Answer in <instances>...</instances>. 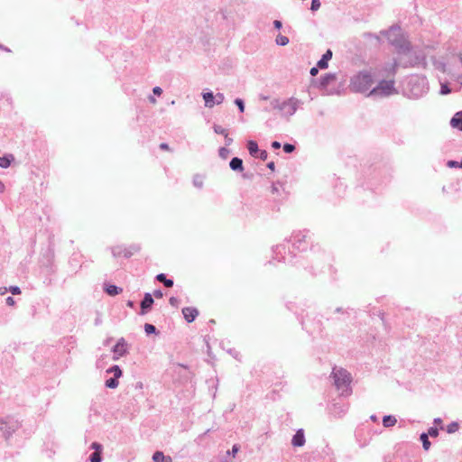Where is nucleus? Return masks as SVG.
<instances>
[{
	"label": "nucleus",
	"mask_w": 462,
	"mask_h": 462,
	"mask_svg": "<svg viewBox=\"0 0 462 462\" xmlns=\"http://www.w3.org/2000/svg\"><path fill=\"white\" fill-rule=\"evenodd\" d=\"M373 83L374 80L369 73H359L353 78L351 88L357 92H365L370 89Z\"/></svg>",
	"instance_id": "f257e3e1"
},
{
	"label": "nucleus",
	"mask_w": 462,
	"mask_h": 462,
	"mask_svg": "<svg viewBox=\"0 0 462 462\" xmlns=\"http://www.w3.org/2000/svg\"><path fill=\"white\" fill-rule=\"evenodd\" d=\"M332 374L335 380V384L337 388L347 385L351 382L350 374L342 368H334Z\"/></svg>",
	"instance_id": "f03ea898"
},
{
	"label": "nucleus",
	"mask_w": 462,
	"mask_h": 462,
	"mask_svg": "<svg viewBox=\"0 0 462 462\" xmlns=\"http://www.w3.org/2000/svg\"><path fill=\"white\" fill-rule=\"evenodd\" d=\"M393 90V81H382L370 94L390 95Z\"/></svg>",
	"instance_id": "7ed1b4c3"
},
{
	"label": "nucleus",
	"mask_w": 462,
	"mask_h": 462,
	"mask_svg": "<svg viewBox=\"0 0 462 462\" xmlns=\"http://www.w3.org/2000/svg\"><path fill=\"white\" fill-rule=\"evenodd\" d=\"M299 106V100L296 97H291L284 101L280 109L285 111L289 115H292L296 112Z\"/></svg>",
	"instance_id": "20e7f679"
},
{
	"label": "nucleus",
	"mask_w": 462,
	"mask_h": 462,
	"mask_svg": "<svg viewBox=\"0 0 462 462\" xmlns=\"http://www.w3.org/2000/svg\"><path fill=\"white\" fill-rule=\"evenodd\" d=\"M127 352V344L124 338L118 340L116 346L113 348L114 353V360H117L120 357L124 356Z\"/></svg>",
	"instance_id": "39448f33"
},
{
	"label": "nucleus",
	"mask_w": 462,
	"mask_h": 462,
	"mask_svg": "<svg viewBox=\"0 0 462 462\" xmlns=\"http://www.w3.org/2000/svg\"><path fill=\"white\" fill-rule=\"evenodd\" d=\"M182 314L187 322H192L199 315V310L195 308L187 307L182 310Z\"/></svg>",
	"instance_id": "423d86ee"
},
{
	"label": "nucleus",
	"mask_w": 462,
	"mask_h": 462,
	"mask_svg": "<svg viewBox=\"0 0 462 462\" xmlns=\"http://www.w3.org/2000/svg\"><path fill=\"white\" fill-rule=\"evenodd\" d=\"M291 443L294 447H302L305 443V437L302 430H299L293 436Z\"/></svg>",
	"instance_id": "0eeeda50"
},
{
	"label": "nucleus",
	"mask_w": 462,
	"mask_h": 462,
	"mask_svg": "<svg viewBox=\"0 0 462 462\" xmlns=\"http://www.w3.org/2000/svg\"><path fill=\"white\" fill-rule=\"evenodd\" d=\"M332 58V51L328 50L322 56L321 60L318 61V67L320 69H327L328 60Z\"/></svg>",
	"instance_id": "6e6552de"
},
{
	"label": "nucleus",
	"mask_w": 462,
	"mask_h": 462,
	"mask_svg": "<svg viewBox=\"0 0 462 462\" xmlns=\"http://www.w3.org/2000/svg\"><path fill=\"white\" fill-rule=\"evenodd\" d=\"M452 127L462 131V112L457 113L450 121Z\"/></svg>",
	"instance_id": "1a4fd4ad"
},
{
	"label": "nucleus",
	"mask_w": 462,
	"mask_h": 462,
	"mask_svg": "<svg viewBox=\"0 0 462 462\" xmlns=\"http://www.w3.org/2000/svg\"><path fill=\"white\" fill-rule=\"evenodd\" d=\"M230 168L234 171H242L244 170V167H243V162L241 159L237 158V157H235L231 160L230 163Z\"/></svg>",
	"instance_id": "9d476101"
},
{
	"label": "nucleus",
	"mask_w": 462,
	"mask_h": 462,
	"mask_svg": "<svg viewBox=\"0 0 462 462\" xmlns=\"http://www.w3.org/2000/svg\"><path fill=\"white\" fill-rule=\"evenodd\" d=\"M153 303V299L150 293H146L144 295L143 300L141 302V308L143 311L146 309H149Z\"/></svg>",
	"instance_id": "9b49d317"
},
{
	"label": "nucleus",
	"mask_w": 462,
	"mask_h": 462,
	"mask_svg": "<svg viewBox=\"0 0 462 462\" xmlns=\"http://www.w3.org/2000/svg\"><path fill=\"white\" fill-rule=\"evenodd\" d=\"M247 148H248V151H249V153L254 156V157H257V153L258 152L260 151L259 148H258V144L256 143V142L254 141H249L248 143H247Z\"/></svg>",
	"instance_id": "f8f14e48"
},
{
	"label": "nucleus",
	"mask_w": 462,
	"mask_h": 462,
	"mask_svg": "<svg viewBox=\"0 0 462 462\" xmlns=\"http://www.w3.org/2000/svg\"><path fill=\"white\" fill-rule=\"evenodd\" d=\"M157 281L162 282L166 287L171 288L173 286V281L171 279H167L165 274L160 273L156 276Z\"/></svg>",
	"instance_id": "ddd939ff"
},
{
	"label": "nucleus",
	"mask_w": 462,
	"mask_h": 462,
	"mask_svg": "<svg viewBox=\"0 0 462 462\" xmlns=\"http://www.w3.org/2000/svg\"><path fill=\"white\" fill-rule=\"evenodd\" d=\"M203 98L205 100L206 106L208 107H213L214 106V95L211 92L204 93Z\"/></svg>",
	"instance_id": "4468645a"
},
{
	"label": "nucleus",
	"mask_w": 462,
	"mask_h": 462,
	"mask_svg": "<svg viewBox=\"0 0 462 462\" xmlns=\"http://www.w3.org/2000/svg\"><path fill=\"white\" fill-rule=\"evenodd\" d=\"M396 422H397V420L395 419V417L391 416V415L384 416L383 419V424L386 428L394 426L396 424Z\"/></svg>",
	"instance_id": "2eb2a0df"
},
{
	"label": "nucleus",
	"mask_w": 462,
	"mask_h": 462,
	"mask_svg": "<svg viewBox=\"0 0 462 462\" xmlns=\"http://www.w3.org/2000/svg\"><path fill=\"white\" fill-rule=\"evenodd\" d=\"M152 459L154 462H164V461L171 462V458L170 457L166 458L164 457L163 453L161 451H156L152 456Z\"/></svg>",
	"instance_id": "dca6fc26"
},
{
	"label": "nucleus",
	"mask_w": 462,
	"mask_h": 462,
	"mask_svg": "<svg viewBox=\"0 0 462 462\" xmlns=\"http://www.w3.org/2000/svg\"><path fill=\"white\" fill-rule=\"evenodd\" d=\"M106 291L107 294H109L111 296H115V295H117L120 292H122V289L118 288L116 285H107L106 287Z\"/></svg>",
	"instance_id": "f3484780"
},
{
	"label": "nucleus",
	"mask_w": 462,
	"mask_h": 462,
	"mask_svg": "<svg viewBox=\"0 0 462 462\" xmlns=\"http://www.w3.org/2000/svg\"><path fill=\"white\" fill-rule=\"evenodd\" d=\"M12 160H14L13 155H10V157H0V167L1 168L9 167Z\"/></svg>",
	"instance_id": "a211bd4d"
},
{
	"label": "nucleus",
	"mask_w": 462,
	"mask_h": 462,
	"mask_svg": "<svg viewBox=\"0 0 462 462\" xmlns=\"http://www.w3.org/2000/svg\"><path fill=\"white\" fill-rule=\"evenodd\" d=\"M106 372L113 373L115 378H119L122 375V370L120 369V367L118 365L112 366Z\"/></svg>",
	"instance_id": "6ab92c4d"
},
{
	"label": "nucleus",
	"mask_w": 462,
	"mask_h": 462,
	"mask_svg": "<svg viewBox=\"0 0 462 462\" xmlns=\"http://www.w3.org/2000/svg\"><path fill=\"white\" fill-rule=\"evenodd\" d=\"M420 440L422 441L423 448L425 450H428L430 447V442L429 440L428 434L422 433L420 435Z\"/></svg>",
	"instance_id": "aec40b11"
},
{
	"label": "nucleus",
	"mask_w": 462,
	"mask_h": 462,
	"mask_svg": "<svg viewBox=\"0 0 462 462\" xmlns=\"http://www.w3.org/2000/svg\"><path fill=\"white\" fill-rule=\"evenodd\" d=\"M276 43L281 46H285L289 43V39L284 35L279 34L276 37Z\"/></svg>",
	"instance_id": "412c9836"
},
{
	"label": "nucleus",
	"mask_w": 462,
	"mask_h": 462,
	"mask_svg": "<svg viewBox=\"0 0 462 462\" xmlns=\"http://www.w3.org/2000/svg\"><path fill=\"white\" fill-rule=\"evenodd\" d=\"M335 79V76L332 74H327L321 79V84L325 87L327 86L330 81H333Z\"/></svg>",
	"instance_id": "4be33fe9"
},
{
	"label": "nucleus",
	"mask_w": 462,
	"mask_h": 462,
	"mask_svg": "<svg viewBox=\"0 0 462 462\" xmlns=\"http://www.w3.org/2000/svg\"><path fill=\"white\" fill-rule=\"evenodd\" d=\"M117 378H110L106 381V386L111 389L116 388L118 386Z\"/></svg>",
	"instance_id": "5701e85b"
},
{
	"label": "nucleus",
	"mask_w": 462,
	"mask_h": 462,
	"mask_svg": "<svg viewBox=\"0 0 462 462\" xmlns=\"http://www.w3.org/2000/svg\"><path fill=\"white\" fill-rule=\"evenodd\" d=\"M458 428H459V425H458L457 422H452V423L448 425L447 431L448 433H454V432H456L458 430Z\"/></svg>",
	"instance_id": "b1692460"
},
{
	"label": "nucleus",
	"mask_w": 462,
	"mask_h": 462,
	"mask_svg": "<svg viewBox=\"0 0 462 462\" xmlns=\"http://www.w3.org/2000/svg\"><path fill=\"white\" fill-rule=\"evenodd\" d=\"M101 452L99 450L97 451H95L91 456H90V461L91 462H101Z\"/></svg>",
	"instance_id": "393cba45"
},
{
	"label": "nucleus",
	"mask_w": 462,
	"mask_h": 462,
	"mask_svg": "<svg viewBox=\"0 0 462 462\" xmlns=\"http://www.w3.org/2000/svg\"><path fill=\"white\" fill-rule=\"evenodd\" d=\"M214 130L217 134H223L225 135L226 137L227 136V132L226 129H224L223 127L219 126V125H216L214 127Z\"/></svg>",
	"instance_id": "a878e982"
},
{
	"label": "nucleus",
	"mask_w": 462,
	"mask_h": 462,
	"mask_svg": "<svg viewBox=\"0 0 462 462\" xmlns=\"http://www.w3.org/2000/svg\"><path fill=\"white\" fill-rule=\"evenodd\" d=\"M283 150H284L285 152L290 153V152H292L295 150V147L292 144L285 143L283 145Z\"/></svg>",
	"instance_id": "bb28decb"
},
{
	"label": "nucleus",
	"mask_w": 462,
	"mask_h": 462,
	"mask_svg": "<svg viewBox=\"0 0 462 462\" xmlns=\"http://www.w3.org/2000/svg\"><path fill=\"white\" fill-rule=\"evenodd\" d=\"M320 7V2L319 0H312V3H311V10L312 11H317L319 10Z\"/></svg>",
	"instance_id": "cd10ccee"
},
{
	"label": "nucleus",
	"mask_w": 462,
	"mask_h": 462,
	"mask_svg": "<svg viewBox=\"0 0 462 462\" xmlns=\"http://www.w3.org/2000/svg\"><path fill=\"white\" fill-rule=\"evenodd\" d=\"M235 103L237 105V106H238V108H239L240 112H242V113H243V112L245 111V105H244L243 100H242V99L237 98V99H236Z\"/></svg>",
	"instance_id": "c85d7f7f"
},
{
	"label": "nucleus",
	"mask_w": 462,
	"mask_h": 462,
	"mask_svg": "<svg viewBox=\"0 0 462 462\" xmlns=\"http://www.w3.org/2000/svg\"><path fill=\"white\" fill-rule=\"evenodd\" d=\"M257 157L261 158L263 161H265L268 157V153L265 150H260L257 153Z\"/></svg>",
	"instance_id": "c756f323"
},
{
	"label": "nucleus",
	"mask_w": 462,
	"mask_h": 462,
	"mask_svg": "<svg viewBox=\"0 0 462 462\" xmlns=\"http://www.w3.org/2000/svg\"><path fill=\"white\" fill-rule=\"evenodd\" d=\"M144 329L147 334H150L155 331V327L151 324H145Z\"/></svg>",
	"instance_id": "7c9ffc66"
},
{
	"label": "nucleus",
	"mask_w": 462,
	"mask_h": 462,
	"mask_svg": "<svg viewBox=\"0 0 462 462\" xmlns=\"http://www.w3.org/2000/svg\"><path fill=\"white\" fill-rule=\"evenodd\" d=\"M429 435L431 437L436 438L439 435V430L436 428H430L429 430Z\"/></svg>",
	"instance_id": "2f4dec72"
},
{
	"label": "nucleus",
	"mask_w": 462,
	"mask_h": 462,
	"mask_svg": "<svg viewBox=\"0 0 462 462\" xmlns=\"http://www.w3.org/2000/svg\"><path fill=\"white\" fill-rule=\"evenodd\" d=\"M217 98V104H221L223 101H224V95L223 94H217L216 97Z\"/></svg>",
	"instance_id": "473e14b6"
},
{
	"label": "nucleus",
	"mask_w": 462,
	"mask_h": 462,
	"mask_svg": "<svg viewBox=\"0 0 462 462\" xmlns=\"http://www.w3.org/2000/svg\"><path fill=\"white\" fill-rule=\"evenodd\" d=\"M10 291L13 294H20L21 293V291H20L19 287H17V286L11 287Z\"/></svg>",
	"instance_id": "72a5a7b5"
},
{
	"label": "nucleus",
	"mask_w": 462,
	"mask_h": 462,
	"mask_svg": "<svg viewBox=\"0 0 462 462\" xmlns=\"http://www.w3.org/2000/svg\"><path fill=\"white\" fill-rule=\"evenodd\" d=\"M91 448L95 449V451L99 450L101 452V445L97 442L92 443Z\"/></svg>",
	"instance_id": "f704fd0d"
},
{
	"label": "nucleus",
	"mask_w": 462,
	"mask_h": 462,
	"mask_svg": "<svg viewBox=\"0 0 462 462\" xmlns=\"http://www.w3.org/2000/svg\"><path fill=\"white\" fill-rule=\"evenodd\" d=\"M153 94L160 96L162 93V89L160 87H155L152 89Z\"/></svg>",
	"instance_id": "c9c22d12"
},
{
	"label": "nucleus",
	"mask_w": 462,
	"mask_h": 462,
	"mask_svg": "<svg viewBox=\"0 0 462 462\" xmlns=\"http://www.w3.org/2000/svg\"><path fill=\"white\" fill-rule=\"evenodd\" d=\"M448 166L449 167H459V164L457 162H455V161H449L448 162Z\"/></svg>",
	"instance_id": "e433bc0d"
},
{
	"label": "nucleus",
	"mask_w": 462,
	"mask_h": 462,
	"mask_svg": "<svg viewBox=\"0 0 462 462\" xmlns=\"http://www.w3.org/2000/svg\"><path fill=\"white\" fill-rule=\"evenodd\" d=\"M6 303L9 305V306H14L15 304V301L12 298V297H8L6 299Z\"/></svg>",
	"instance_id": "4c0bfd02"
},
{
	"label": "nucleus",
	"mask_w": 462,
	"mask_h": 462,
	"mask_svg": "<svg viewBox=\"0 0 462 462\" xmlns=\"http://www.w3.org/2000/svg\"><path fill=\"white\" fill-rule=\"evenodd\" d=\"M239 450V447L237 445H234L233 448H232V455L233 457L236 456V454L238 452Z\"/></svg>",
	"instance_id": "58836bf2"
},
{
	"label": "nucleus",
	"mask_w": 462,
	"mask_h": 462,
	"mask_svg": "<svg viewBox=\"0 0 462 462\" xmlns=\"http://www.w3.org/2000/svg\"><path fill=\"white\" fill-rule=\"evenodd\" d=\"M160 148H161L162 150H165V151H169V150H170L169 145H168L167 143H162L160 144Z\"/></svg>",
	"instance_id": "ea45409f"
},
{
	"label": "nucleus",
	"mask_w": 462,
	"mask_h": 462,
	"mask_svg": "<svg viewBox=\"0 0 462 462\" xmlns=\"http://www.w3.org/2000/svg\"><path fill=\"white\" fill-rule=\"evenodd\" d=\"M267 167L272 171H273L275 170V164L273 162H271L267 164Z\"/></svg>",
	"instance_id": "a19ab883"
},
{
	"label": "nucleus",
	"mask_w": 462,
	"mask_h": 462,
	"mask_svg": "<svg viewBox=\"0 0 462 462\" xmlns=\"http://www.w3.org/2000/svg\"><path fill=\"white\" fill-rule=\"evenodd\" d=\"M278 190H279V189H278L277 186H276V185H274V184H273V185H272V187H271V192H272L273 194H275V193H277V192H278Z\"/></svg>",
	"instance_id": "79ce46f5"
},
{
	"label": "nucleus",
	"mask_w": 462,
	"mask_h": 462,
	"mask_svg": "<svg viewBox=\"0 0 462 462\" xmlns=\"http://www.w3.org/2000/svg\"><path fill=\"white\" fill-rule=\"evenodd\" d=\"M273 25H274L275 28L280 29L282 27V23L280 21H278V20H275L273 22Z\"/></svg>",
	"instance_id": "37998d69"
},
{
	"label": "nucleus",
	"mask_w": 462,
	"mask_h": 462,
	"mask_svg": "<svg viewBox=\"0 0 462 462\" xmlns=\"http://www.w3.org/2000/svg\"><path fill=\"white\" fill-rule=\"evenodd\" d=\"M272 146L274 148V149H279L281 147V143L277 141L273 142L272 143Z\"/></svg>",
	"instance_id": "c03bdc74"
},
{
	"label": "nucleus",
	"mask_w": 462,
	"mask_h": 462,
	"mask_svg": "<svg viewBox=\"0 0 462 462\" xmlns=\"http://www.w3.org/2000/svg\"><path fill=\"white\" fill-rule=\"evenodd\" d=\"M318 72H319V70H318V69H317V68H315V67H314V68H311V69H310V74H311L312 76H316V75L318 74Z\"/></svg>",
	"instance_id": "a18cd8bd"
},
{
	"label": "nucleus",
	"mask_w": 462,
	"mask_h": 462,
	"mask_svg": "<svg viewBox=\"0 0 462 462\" xmlns=\"http://www.w3.org/2000/svg\"><path fill=\"white\" fill-rule=\"evenodd\" d=\"M154 296L156 298H162V292L161 291H154Z\"/></svg>",
	"instance_id": "49530a36"
},
{
	"label": "nucleus",
	"mask_w": 462,
	"mask_h": 462,
	"mask_svg": "<svg viewBox=\"0 0 462 462\" xmlns=\"http://www.w3.org/2000/svg\"><path fill=\"white\" fill-rule=\"evenodd\" d=\"M170 303H171L172 306H175V305H176V303H177V299H176V298H174V297H171V298L170 299Z\"/></svg>",
	"instance_id": "de8ad7c7"
},
{
	"label": "nucleus",
	"mask_w": 462,
	"mask_h": 462,
	"mask_svg": "<svg viewBox=\"0 0 462 462\" xmlns=\"http://www.w3.org/2000/svg\"><path fill=\"white\" fill-rule=\"evenodd\" d=\"M149 100L152 104H156V99L153 97H150Z\"/></svg>",
	"instance_id": "09e8293b"
},
{
	"label": "nucleus",
	"mask_w": 462,
	"mask_h": 462,
	"mask_svg": "<svg viewBox=\"0 0 462 462\" xmlns=\"http://www.w3.org/2000/svg\"><path fill=\"white\" fill-rule=\"evenodd\" d=\"M445 94H448V91H447V88H444V91H442Z\"/></svg>",
	"instance_id": "8fccbe9b"
},
{
	"label": "nucleus",
	"mask_w": 462,
	"mask_h": 462,
	"mask_svg": "<svg viewBox=\"0 0 462 462\" xmlns=\"http://www.w3.org/2000/svg\"><path fill=\"white\" fill-rule=\"evenodd\" d=\"M445 94H448V91H447V88H444V91H442Z\"/></svg>",
	"instance_id": "3c124183"
},
{
	"label": "nucleus",
	"mask_w": 462,
	"mask_h": 462,
	"mask_svg": "<svg viewBox=\"0 0 462 462\" xmlns=\"http://www.w3.org/2000/svg\"><path fill=\"white\" fill-rule=\"evenodd\" d=\"M459 167L462 168V161H461V163L459 164Z\"/></svg>",
	"instance_id": "603ef678"
}]
</instances>
